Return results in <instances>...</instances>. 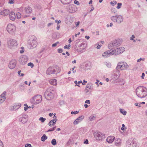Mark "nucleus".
<instances>
[{
	"label": "nucleus",
	"mask_w": 147,
	"mask_h": 147,
	"mask_svg": "<svg viewBox=\"0 0 147 147\" xmlns=\"http://www.w3.org/2000/svg\"><path fill=\"white\" fill-rule=\"evenodd\" d=\"M5 93L6 92H5V93L3 92L0 96V100L2 101V102L4 101L5 99Z\"/></svg>",
	"instance_id": "nucleus-30"
},
{
	"label": "nucleus",
	"mask_w": 147,
	"mask_h": 147,
	"mask_svg": "<svg viewBox=\"0 0 147 147\" xmlns=\"http://www.w3.org/2000/svg\"><path fill=\"white\" fill-rule=\"evenodd\" d=\"M93 86L91 83H89L87 84L85 90L86 92H88L91 91V90L93 89Z\"/></svg>",
	"instance_id": "nucleus-18"
},
{
	"label": "nucleus",
	"mask_w": 147,
	"mask_h": 147,
	"mask_svg": "<svg viewBox=\"0 0 147 147\" xmlns=\"http://www.w3.org/2000/svg\"><path fill=\"white\" fill-rule=\"evenodd\" d=\"M96 117L93 115H91L89 117V119L90 121H92V120L95 119Z\"/></svg>",
	"instance_id": "nucleus-37"
},
{
	"label": "nucleus",
	"mask_w": 147,
	"mask_h": 147,
	"mask_svg": "<svg viewBox=\"0 0 147 147\" xmlns=\"http://www.w3.org/2000/svg\"><path fill=\"white\" fill-rule=\"evenodd\" d=\"M145 60V59L144 58H140V59H138L137 61V62H140L142 60L143 61H144Z\"/></svg>",
	"instance_id": "nucleus-47"
},
{
	"label": "nucleus",
	"mask_w": 147,
	"mask_h": 147,
	"mask_svg": "<svg viewBox=\"0 0 147 147\" xmlns=\"http://www.w3.org/2000/svg\"><path fill=\"white\" fill-rule=\"evenodd\" d=\"M135 36L134 35H132L131 37L130 38V40H133L135 38Z\"/></svg>",
	"instance_id": "nucleus-53"
},
{
	"label": "nucleus",
	"mask_w": 147,
	"mask_h": 147,
	"mask_svg": "<svg viewBox=\"0 0 147 147\" xmlns=\"http://www.w3.org/2000/svg\"><path fill=\"white\" fill-rule=\"evenodd\" d=\"M94 138L98 140H102L105 138L104 134L97 131L94 132Z\"/></svg>",
	"instance_id": "nucleus-7"
},
{
	"label": "nucleus",
	"mask_w": 147,
	"mask_h": 147,
	"mask_svg": "<svg viewBox=\"0 0 147 147\" xmlns=\"http://www.w3.org/2000/svg\"><path fill=\"white\" fill-rule=\"evenodd\" d=\"M0 147H3V144L2 142L0 140Z\"/></svg>",
	"instance_id": "nucleus-58"
},
{
	"label": "nucleus",
	"mask_w": 147,
	"mask_h": 147,
	"mask_svg": "<svg viewBox=\"0 0 147 147\" xmlns=\"http://www.w3.org/2000/svg\"><path fill=\"white\" fill-rule=\"evenodd\" d=\"M53 23H49L47 24V26L49 27L50 26H51V25H53Z\"/></svg>",
	"instance_id": "nucleus-62"
},
{
	"label": "nucleus",
	"mask_w": 147,
	"mask_h": 147,
	"mask_svg": "<svg viewBox=\"0 0 147 147\" xmlns=\"http://www.w3.org/2000/svg\"><path fill=\"white\" fill-rule=\"evenodd\" d=\"M69 11L70 13H72L76 11V9L74 5H69L68 7Z\"/></svg>",
	"instance_id": "nucleus-19"
},
{
	"label": "nucleus",
	"mask_w": 147,
	"mask_h": 147,
	"mask_svg": "<svg viewBox=\"0 0 147 147\" xmlns=\"http://www.w3.org/2000/svg\"><path fill=\"white\" fill-rule=\"evenodd\" d=\"M7 30L10 34H15L16 30V27L13 24H9L7 26Z\"/></svg>",
	"instance_id": "nucleus-6"
},
{
	"label": "nucleus",
	"mask_w": 147,
	"mask_h": 147,
	"mask_svg": "<svg viewBox=\"0 0 147 147\" xmlns=\"http://www.w3.org/2000/svg\"><path fill=\"white\" fill-rule=\"evenodd\" d=\"M57 119H52L50 121L49 123V125L50 126H52L54 125L57 121Z\"/></svg>",
	"instance_id": "nucleus-29"
},
{
	"label": "nucleus",
	"mask_w": 147,
	"mask_h": 147,
	"mask_svg": "<svg viewBox=\"0 0 147 147\" xmlns=\"http://www.w3.org/2000/svg\"><path fill=\"white\" fill-rule=\"evenodd\" d=\"M42 99V96L40 95H37L32 97L30 99V101L32 104L36 105L39 103Z\"/></svg>",
	"instance_id": "nucleus-4"
},
{
	"label": "nucleus",
	"mask_w": 147,
	"mask_h": 147,
	"mask_svg": "<svg viewBox=\"0 0 147 147\" xmlns=\"http://www.w3.org/2000/svg\"><path fill=\"white\" fill-rule=\"evenodd\" d=\"M65 104L64 101L63 100L60 101L59 102V104L61 105H62Z\"/></svg>",
	"instance_id": "nucleus-46"
},
{
	"label": "nucleus",
	"mask_w": 147,
	"mask_h": 147,
	"mask_svg": "<svg viewBox=\"0 0 147 147\" xmlns=\"http://www.w3.org/2000/svg\"><path fill=\"white\" fill-rule=\"evenodd\" d=\"M9 17L10 19L12 21H14L16 19L15 13L13 11H11L9 13Z\"/></svg>",
	"instance_id": "nucleus-20"
},
{
	"label": "nucleus",
	"mask_w": 147,
	"mask_h": 147,
	"mask_svg": "<svg viewBox=\"0 0 147 147\" xmlns=\"http://www.w3.org/2000/svg\"><path fill=\"white\" fill-rule=\"evenodd\" d=\"M57 68H56V67L55 68H52V74H55V73H57Z\"/></svg>",
	"instance_id": "nucleus-43"
},
{
	"label": "nucleus",
	"mask_w": 147,
	"mask_h": 147,
	"mask_svg": "<svg viewBox=\"0 0 147 147\" xmlns=\"http://www.w3.org/2000/svg\"><path fill=\"white\" fill-rule=\"evenodd\" d=\"M119 110L120 112L124 115H125L126 114V111H125L124 109H120Z\"/></svg>",
	"instance_id": "nucleus-38"
},
{
	"label": "nucleus",
	"mask_w": 147,
	"mask_h": 147,
	"mask_svg": "<svg viewBox=\"0 0 147 147\" xmlns=\"http://www.w3.org/2000/svg\"><path fill=\"white\" fill-rule=\"evenodd\" d=\"M9 13V11L8 10L5 9L2 11L0 13V14L3 16H6Z\"/></svg>",
	"instance_id": "nucleus-26"
},
{
	"label": "nucleus",
	"mask_w": 147,
	"mask_h": 147,
	"mask_svg": "<svg viewBox=\"0 0 147 147\" xmlns=\"http://www.w3.org/2000/svg\"><path fill=\"white\" fill-rule=\"evenodd\" d=\"M82 83V81H79L78 82L77 81H74V83L75 84V86H77L79 87H80L79 84H80Z\"/></svg>",
	"instance_id": "nucleus-36"
},
{
	"label": "nucleus",
	"mask_w": 147,
	"mask_h": 147,
	"mask_svg": "<svg viewBox=\"0 0 147 147\" xmlns=\"http://www.w3.org/2000/svg\"><path fill=\"white\" fill-rule=\"evenodd\" d=\"M58 53H61L63 52V50L62 49H58Z\"/></svg>",
	"instance_id": "nucleus-52"
},
{
	"label": "nucleus",
	"mask_w": 147,
	"mask_h": 147,
	"mask_svg": "<svg viewBox=\"0 0 147 147\" xmlns=\"http://www.w3.org/2000/svg\"><path fill=\"white\" fill-rule=\"evenodd\" d=\"M83 81V82L82 83V84L83 85H84L87 82L85 80H84Z\"/></svg>",
	"instance_id": "nucleus-60"
},
{
	"label": "nucleus",
	"mask_w": 147,
	"mask_h": 147,
	"mask_svg": "<svg viewBox=\"0 0 147 147\" xmlns=\"http://www.w3.org/2000/svg\"><path fill=\"white\" fill-rule=\"evenodd\" d=\"M17 41L13 39H9L7 41V45L8 48L12 49H14L17 45Z\"/></svg>",
	"instance_id": "nucleus-3"
},
{
	"label": "nucleus",
	"mask_w": 147,
	"mask_h": 147,
	"mask_svg": "<svg viewBox=\"0 0 147 147\" xmlns=\"http://www.w3.org/2000/svg\"><path fill=\"white\" fill-rule=\"evenodd\" d=\"M80 22L79 21H78L77 22H75V24L76 25V26H77L80 24Z\"/></svg>",
	"instance_id": "nucleus-54"
},
{
	"label": "nucleus",
	"mask_w": 147,
	"mask_h": 147,
	"mask_svg": "<svg viewBox=\"0 0 147 147\" xmlns=\"http://www.w3.org/2000/svg\"><path fill=\"white\" fill-rule=\"evenodd\" d=\"M21 17V15L20 13L18 12L16 13V18L17 19H19Z\"/></svg>",
	"instance_id": "nucleus-40"
},
{
	"label": "nucleus",
	"mask_w": 147,
	"mask_h": 147,
	"mask_svg": "<svg viewBox=\"0 0 147 147\" xmlns=\"http://www.w3.org/2000/svg\"><path fill=\"white\" fill-rule=\"evenodd\" d=\"M19 121L23 123H26L28 121V116L25 114L23 115L19 118Z\"/></svg>",
	"instance_id": "nucleus-11"
},
{
	"label": "nucleus",
	"mask_w": 147,
	"mask_h": 147,
	"mask_svg": "<svg viewBox=\"0 0 147 147\" xmlns=\"http://www.w3.org/2000/svg\"><path fill=\"white\" fill-rule=\"evenodd\" d=\"M49 81L52 85H56L57 84V80L56 79H51L49 80Z\"/></svg>",
	"instance_id": "nucleus-31"
},
{
	"label": "nucleus",
	"mask_w": 147,
	"mask_h": 147,
	"mask_svg": "<svg viewBox=\"0 0 147 147\" xmlns=\"http://www.w3.org/2000/svg\"><path fill=\"white\" fill-rule=\"evenodd\" d=\"M61 2L64 4H68L69 3L71 0H60Z\"/></svg>",
	"instance_id": "nucleus-33"
},
{
	"label": "nucleus",
	"mask_w": 147,
	"mask_h": 147,
	"mask_svg": "<svg viewBox=\"0 0 147 147\" xmlns=\"http://www.w3.org/2000/svg\"><path fill=\"white\" fill-rule=\"evenodd\" d=\"M74 3L75 4H77V5H78L80 4L79 2L77 0H75Z\"/></svg>",
	"instance_id": "nucleus-51"
},
{
	"label": "nucleus",
	"mask_w": 147,
	"mask_h": 147,
	"mask_svg": "<svg viewBox=\"0 0 147 147\" xmlns=\"http://www.w3.org/2000/svg\"><path fill=\"white\" fill-rule=\"evenodd\" d=\"M16 61L15 60H12L9 63V67L11 69H13L16 66Z\"/></svg>",
	"instance_id": "nucleus-15"
},
{
	"label": "nucleus",
	"mask_w": 147,
	"mask_h": 147,
	"mask_svg": "<svg viewBox=\"0 0 147 147\" xmlns=\"http://www.w3.org/2000/svg\"><path fill=\"white\" fill-rule=\"evenodd\" d=\"M121 42L119 39L115 40L111 42L108 45V48L112 51L113 50L116 49L118 46L119 45Z\"/></svg>",
	"instance_id": "nucleus-1"
},
{
	"label": "nucleus",
	"mask_w": 147,
	"mask_h": 147,
	"mask_svg": "<svg viewBox=\"0 0 147 147\" xmlns=\"http://www.w3.org/2000/svg\"><path fill=\"white\" fill-rule=\"evenodd\" d=\"M115 139V137L113 136H110L107 137V142L109 143H112Z\"/></svg>",
	"instance_id": "nucleus-23"
},
{
	"label": "nucleus",
	"mask_w": 147,
	"mask_h": 147,
	"mask_svg": "<svg viewBox=\"0 0 147 147\" xmlns=\"http://www.w3.org/2000/svg\"><path fill=\"white\" fill-rule=\"evenodd\" d=\"M20 61L22 64H25L27 62V57L26 56L22 57H20Z\"/></svg>",
	"instance_id": "nucleus-24"
},
{
	"label": "nucleus",
	"mask_w": 147,
	"mask_h": 147,
	"mask_svg": "<svg viewBox=\"0 0 147 147\" xmlns=\"http://www.w3.org/2000/svg\"><path fill=\"white\" fill-rule=\"evenodd\" d=\"M26 147H31V145L30 144H27L26 145Z\"/></svg>",
	"instance_id": "nucleus-55"
},
{
	"label": "nucleus",
	"mask_w": 147,
	"mask_h": 147,
	"mask_svg": "<svg viewBox=\"0 0 147 147\" xmlns=\"http://www.w3.org/2000/svg\"><path fill=\"white\" fill-rule=\"evenodd\" d=\"M28 66H30L31 68L32 67L34 66V64L32 63H29L28 64Z\"/></svg>",
	"instance_id": "nucleus-48"
},
{
	"label": "nucleus",
	"mask_w": 147,
	"mask_h": 147,
	"mask_svg": "<svg viewBox=\"0 0 147 147\" xmlns=\"http://www.w3.org/2000/svg\"><path fill=\"white\" fill-rule=\"evenodd\" d=\"M137 96L140 98H144L147 95V93L146 92H136Z\"/></svg>",
	"instance_id": "nucleus-21"
},
{
	"label": "nucleus",
	"mask_w": 147,
	"mask_h": 147,
	"mask_svg": "<svg viewBox=\"0 0 147 147\" xmlns=\"http://www.w3.org/2000/svg\"><path fill=\"white\" fill-rule=\"evenodd\" d=\"M111 19L113 22L120 24L123 22V18L122 16L118 15L112 16Z\"/></svg>",
	"instance_id": "nucleus-2"
},
{
	"label": "nucleus",
	"mask_w": 147,
	"mask_h": 147,
	"mask_svg": "<svg viewBox=\"0 0 147 147\" xmlns=\"http://www.w3.org/2000/svg\"><path fill=\"white\" fill-rule=\"evenodd\" d=\"M115 142L116 145L118 146H120L121 143V140L119 138L116 139Z\"/></svg>",
	"instance_id": "nucleus-28"
},
{
	"label": "nucleus",
	"mask_w": 147,
	"mask_h": 147,
	"mask_svg": "<svg viewBox=\"0 0 147 147\" xmlns=\"http://www.w3.org/2000/svg\"><path fill=\"white\" fill-rule=\"evenodd\" d=\"M56 128V126H55V127H53V128H50L47 131V132H49V131H54L55 129Z\"/></svg>",
	"instance_id": "nucleus-42"
},
{
	"label": "nucleus",
	"mask_w": 147,
	"mask_h": 147,
	"mask_svg": "<svg viewBox=\"0 0 147 147\" xmlns=\"http://www.w3.org/2000/svg\"><path fill=\"white\" fill-rule=\"evenodd\" d=\"M25 10L27 13H30L32 12V8L29 7H27L25 8Z\"/></svg>",
	"instance_id": "nucleus-27"
},
{
	"label": "nucleus",
	"mask_w": 147,
	"mask_h": 147,
	"mask_svg": "<svg viewBox=\"0 0 147 147\" xmlns=\"http://www.w3.org/2000/svg\"><path fill=\"white\" fill-rule=\"evenodd\" d=\"M84 144H88V141L87 139H86L85 141L84 142Z\"/></svg>",
	"instance_id": "nucleus-56"
},
{
	"label": "nucleus",
	"mask_w": 147,
	"mask_h": 147,
	"mask_svg": "<svg viewBox=\"0 0 147 147\" xmlns=\"http://www.w3.org/2000/svg\"><path fill=\"white\" fill-rule=\"evenodd\" d=\"M52 144L53 145H55L57 144L56 141L55 139H53L51 142Z\"/></svg>",
	"instance_id": "nucleus-39"
},
{
	"label": "nucleus",
	"mask_w": 147,
	"mask_h": 147,
	"mask_svg": "<svg viewBox=\"0 0 147 147\" xmlns=\"http://www.w3.org/2000/svg\"><path fill=\"white\" fill-rule=\"evenodd\" d=\"M113 52L110 50L104 52L102 54V56L104 58H107L110 56V55H113Z\"/></svg>",
	"instance_id": "nucleus-12"
},
{
	"label": "nucleus",
	"mask_w": 147,
	"mask_h": 147,
	"mask_svg": "<svg viewBox=\"0 0 147 147\" xmlns=\"http://www.w3.org/2000/svg\"><path fill=\"white\" fill-rule=\"evenodd\" d=\"M84 116L81 115L77 118L74 122L73 123L74 125H77L82 121L84 119Z\"/></svg>",
	"instance_id": "nucleus-16"
},
{
	"label": "nucleus",
	"mask_w": 147,
	"mask_h": 147,
	"mask_svg": "<svg viewBox=\"0 0 147 147\" xmlns=\"http://www.w3.org/2000/svg\"><path fill=\"white\" fill-rule=\"evenodd\" d=\"M122 5V3H117V9H119L121 7V6Z\"/></svg>",
	"instance_id": "nucleus-45"
},
{
	"label": "nucleus",
	"mask_w": 147,
	"mask_h": 147,
	"mask_svg": "<svg viewBox=\"0 0 147 147\" xmlns=\"http://www.w3.org/2000/svg\"><path fill=\"white\" fill-rule=\"evenodd\" d=\"M129 67L127 64L124 62H120L118 63L116 67L117 70L120 69L121 70H123L127 69Z\"/></svg>",
	"instance_id": "nucleus-5"
},
{
	"label": "nucleus",
	"mask_w": 147,
	"mask_h": 147,
	"mask_svg": "<svg viewBox=\"0 0 147 147\" xmlns=\"http://www.w3.org/2000/svg\"><path fill=\"white\" fill-rule=\"evenodd\" d=\"M52 93V92H45V97H47V98H50V99L53 98V96Z\"/></svg>",
	"instance_id": "nucleus-25"
},
{
	"label": "nucleus",
	"mask_w": 147,
	"mask_h": 147,
	"mask_svg": "<svg viewBox=\"0 0 147 147\" xmlns=\"http://www.w3.org/2000/svg\"><path fill=\"white\" fill-rule=\"evenodd\" d=\"M125 51V48L123 47H120L119 48H117L114 50H112L113 52V55H117L121 54Z\"/></svg>",
	"instance_id": "nucleus-9"
},
{
	"label": "nucleus",
	"mask_w": 147,
	"mask_h": 147,
	"mask_svg": "<svg viewBox=\"0 0 147 147\" xmlns=\"http://www.w3.org/2000/svg\"><path fill=\"white\" fill-rule=\"evenodd\" d=\"M21 106V104L20 103H15L14 105L11 106L10 108L11 110L16 111Z\"/></svg>",
	"instance_id": "nucleus-14"
},
{
	"label": "nucleus",
	"mask_w": 147,
	"mask_h": 147,
	"mask_svg": "<svg viewBox=\"0 0 147 147\" xmlns=\"http://www.w3.org/2000/svg\"><path fill=\"white\" fill-rule=\"evenodd\" d=\"M39 120V121H41L43 123L46 120V119L41 117L40 118Z\"/></svg>",
	"instance_id": "nucleus-41"
},
{
	"label": "nucleus",
	"mask_w": 147,
	"mask_h": 147,
	"mask_svg": "<svg viewBox=\"0 0 147 147\" xmlns=\"http://www.w3.org/2000/svg\"><path fill=\"white\" fill-rule=\"evenodd\" d=\"M147 91L146 88L143 86H139L136 89V92H146Z\"/></svg>",
	"instance_id": "nucleus-17"
},
{
	"label": "nucleus",
	"mask_w": 147,
	"mask_h": 147,
	"mask_svg": "<svg viewBox=\"0 0 147 147\" xmlns=\"http://www.w3.org/2000/svg\"><path fill=\"white\" fill-rule=\"evenodd\" d=\"M57 45V44H56V43H55L53 44L52 45V47H55Z\"/></svg>",
	"instance_id": "nucleus-64"
},
{
	"label": "nucleus",
	"mask_w": 147,
	"mask_h": 147,
	"mask_svg": "<svg viewBox=\"0 0 147 147\" xmlns=\"http://www.w3.org/2000/svg\"><path fill=\"white\" fill-rule=\"evenodd\" d=\"M47 138V137L45 134H43L42 137L41 138V140L42 141L44 142Z\"/></svg>",
	"instance_id": "nucleus-34"
},
{
	"label": "nucleus",
	"mask_w": 147,
	"mask_h": 147,
	"mask_svg": "<svg viewBox=\"0 0 147 147\" xmlns=\"http://www.w3.org/2000/svg\"><path fill=\"white\" fill-rule=\"evenodd\" d=\"M33 39L31 40L28 45V47L31 49L35 48L37 46L36 38L34 36H32Z\"/></svg>",
	"instance_id": "nucleus-8"
},
{
	"label": "nucleus",
	"mask_w": 147,
	"mask_h": 147,
	"mask_svg": "<svg viewBox=\"0 0 147 147\" xmlns=\"http://www.w3.org/2000/svg\"><path fill=\"white\" fill-rule=\"evenodd\" d=\"M126 145L127 147H136V143L133 140L129 139L127 141Z\"/></svg>",
	"instance_id": "nucleus-10"
},
{
	"label": "nucleus",
	"mask_w": 147,
	"mask_h": 147,
	"mask_svg": "<svg viewBox=\"0 0 147 147\" xmlns=\"http://www.w3.org/2000/svg\"><path fill=\"white\" fill-rule=\"evenodd\" d=\"M80 50H78V52H81L86 47V46L85 43H82L80 45Z\"/></svg>",
	"instance_id": "nucleus-22"
},
{
	"label": "nucleus",
	"mask_w": 147,
	"mask_h": 147,
	"mask_svg": "<svg viewBox=\"0 0 147 147\" xmlns=\"http://www.w3.org/2000/svg\"><path fill=\"white\" fill-rule=\"evenodd\" d=\"M56 68H57V73H59L60 71V69L59 67H56Z\"/></svg>",
	"instance_id": "nucleus-50"
},
{
	"label": "nucleus",
	"mask_w": 147,
	"mask_h": 147,
	"mask_svg": "<svg viewBox=\"0 0 147 147\" xmlns=\"http://www.w3.org/2000/svg\"><path fill=\"white\" fill-rule=\"evenodd\" d=\"M111 11L112 13L115 14L117 12V11L114 8H112L111 9Z\"/></svg>",
	"instance_id": "nucleus-44"
},
{
	"label": "nucleus",
	"mask_w": 147,
	"mask_h": 147,
	"mask_svg": "<svg viewBox=\"0 0 147 147\" xmlns=\"http://www.w3.org/2000/svg\"><path fill=\"white\" fill-rule=\"evenodd\" d=\"M145 74L144 73H142V76H141V78H142V79H144V77L145 76Z\"/></svg>",
	"instance_id": "nucleus-61"
},
{
	"label": "nucleus",
	"mask_w": 147,
	"mask_h": 147,
	"mask_svg": "<svg viewBox=\"0 0 147 147\" xmlns=\"http://www.w3.org/2000/svg\"><path fill=\"white\" fill-rule=\"evenodd\" d=\"M14 2V0H9L8 3L10 4H13Z\"/></svg>",
	"instance_id": "nucleus-49"
},
{
	"label": "nucleus",
	"mask_w": 147,
	"mask_h": 147,
	"mask_svg": "<svg viewBox=\"0 0 147 147\" xmlns=\"http://www.w3.org/2000/svg\"><path fill=\"white\" fill-rule=\"evenodd\" d=\"M55 88L52 86L50 87L47 90V92H52V91H55Z\"/></svg>",
	"instance_id": "nucleus-35"
},
{
	"label": "nucleus",
	"mask_w": 147,
	"mask_h": 147,
	"mask_svg": "<svg viewBox=\"0 0 147 147\" xmlns=\"http://www.w3.org/2000/svg\"><path fill=\"white\" fill-rule=\"evenodd\" d=\"M85 103H86L90 104V101L89 100H86L85 101Z\"/></svg>",
	"instance_id": "nucleus-59"
},
{
	"label": "nucleus",
	"mask_w": 147,
	"mask_h": 147,
	"mask_svg": "<svg viewBox=\"0 0 147 147\" xmlns=\"http://www.w3.org/2000/svg\"><path fill=\"white\" fill-rule=\"evenodd\" d=\"M101 46V45H99V44H98V46H97V47H96V48L98 49H100V48Z\"/></svg>",
	"instance_id": "nucleus-63"
},
{
	"label": "nucleus",
	"mask_w": 147,
	"mask_h": 147,
	"mask_svg": "<svg viewBox=\"0 0 147 147\" xmlns=\"http://www.w3.org/2000/svg\"><path fill=\"white\" fill-rule=\"evenodd\" d=\"M120 72L119 70L115 71L112 76V78L115 80H117L119 78L120 76Z\"/></svg>",
	"instance_id": "nucleus-13"
},
{
	"label": "nucleus",
	"mask_w": 147,
	"mask_h": 147,
	"mask_svg": "<svg viewBox=\"0 0 147 147\" xmlns=\"http://www.w3.org/2000/svg\"><path fill=\"white\" fill-rule=\"evenodd\" d=\"M30 107H28V106H27L24 107V110L25 111H26L27 110V109L28 108H30Z\"/></svg>",
	"instance_id": "nucleus-57"
},
{
	"label": "nucleus",
	"mask_w": 147,
	"mask_h": 147,
	"mask_svg": "<svg viewBox=\"0 0 147 147\" xmlns=\"http://www.w3.org/2000/svg\"><path fill=\"white\" fill-rule=\"evenodd\" d=\"M52 67H49L47 70L46 73L48 75H50L52 74Z\"/></svg>",
	"instance_id": "nucleus-32"
}]
</instances>
